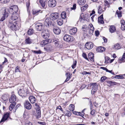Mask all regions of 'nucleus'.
Here are the masks:
<instances>
[{
	"mask_svg": "<svg viewBox=\"0 0 125 125\" xmlns=\"http://www.w3.org/2000/svg\"><path fill=\"white\" fill-rule=\"evenodd\" d=\"M55 0H49L48 2L49 6L51 7H54L55 6L56 3Z\"/></svg>",
	"mask_w": 125,
	"mask_h": 125,
	"instance_id": "1a4fd4ad",
	"label": "nucleus"
},
{
	"mask_svg": "<svg viewBox=\"0 0 125 125\" xmlns=\"http://www.w3.org/2000/svg\"><path fill=\"white\" fill-rule=\"evenodd\" d=\"M54 33L56 34H59L61 32L60 29L58 27H55L53 29Z\"/></svg>",
	"mask_w": 125,
	"mask_h": 125,
	"instance_id": "aec40b11",
	"label": "nucleus"
},
{
	"mask_svg": "<svg viewBox=\"0 0 125 125\" xmlns=\"http://www.w3.org/2000/svg\"><path fill=\"white\" fill-rule=\"evenodd\" d=\"M97 90H95L94 89H92L91 90V94H94L95 93H96Z\"/></svg>",
	"mask_w": 125,
	"mask_h": 125,
	"instance_id": "864d4df0",
	"label": "nucleus"
},
{
	"mask_svg": "<svg viewBox=\"0 0 125 125\" xmlns=\"http://www.w3.org/2000/svg\"><path fill=\"white\" fill-rule=\"evenodd\" d=\"M16 96L14 94H12L9 99V101L10 103H16Z\"/></svg>",
	"mask_w": 125,
	"mask_h": 125,
	"instance_id": "4468645a",
	"label": "nucleus"
},
{
	"mask_svg": "<svg viewBox=\"0 0 125 125\" xmlns=\"http://www.w3.org/2000/svg\"><path fill=\"white\" fill-rule=\"evenodd\" d=\"M105 63H108L109 62L108 61L110 60V59L109 57L108 56H106L105 57Z\"/></svg>",
	"mask_w": 125,
	"mask_h": 125,
	"instance_id": "49530a36",
	"label": "nucleus"
},
{
	"mask_svg": "<svg viewBox=\"0 0 125 125\" xmlns=\"http://www.w3.org/2000/svg\"><path fill=\"white\" fill-rule=\"evenodd\" d=\"M76 4H74L73 5V7L71 8V9L72 10H75L76 9Z\"/></svg>",
	"mask_w": 125,
	"mask_h": 125,
	"instance_id": "13d9d810",
	"label": "nucleus"
},
{
	"mask_svg": "<svg viewBox=\"0 0 125 125\" xmlns=\"http://www.w3.org/2000/svg\"><path fill=\"white\" fill-rule=\"evenodd\" d=\"M116 13L118 17H120L122 16L121 12V11L117 10L116 12Z\"/></svg>",
	"mask_w": 125,
	"mask_h": 125,
	"instance_id": "79ce46f5",
	"label": "nucleus"
},
{
	"mask_svg": "<svg viewBox=\"0 0 125 125\" xmlns=\"http://www.w3.org/2000/svg\"><path fill=\"white\" fill-rule=\"evenodd\" d=\"M51 40L50 39H48V40L46 39L43 41L41 42V43L43 46H44L47 44L51 43Z\"/></svg>",
	"mask_w": 125,
	"mask_h": 125,
	"instance_id": "f3484780",
	"label": "nucleus"
},
{
	"mask_svg": "<svg viewBox=\"0 0 125 125\" xmlns=\"http://www.w3.org/2000/svg\"><path fill=\"white\" fill-rule=\"evenodd\" d=\"M95 35L96 36H98L99 34V32L98 31H95Z\"/></svg>",
	"mask_w": 125,
	"mask_h": 125,
	"instance_id": "0e129e2a",
	"label": "nucleus"
},
{
	"mask_svg": "<svg viewBox=\"0 0 125 125\" xmlns=\"http://www.w3.org/2000/svg\"><path fill=\"white\" fill-rule=\"evenodd\" d=\"M64 40L67 42H71L74 40V38L72 36L67 34L65 35L64 37Z\"/></svg>",
	"mask_w": 125,
	"mask_h": 125,
	"instance_id": "20e7f679",
	"label": "nucleus"
},
{
	"mask_svg": "<svg viewBox=\"0 0 125 125\" xmlns=\"http://www.w3.org/2000/svg\"><path fill=\"white\" fill-rule=\"evenodd\" d=\"M86 1V0H78L77 2L80 5H84Z\"/></svg>",
	"mask_w": 125,
	"mask_h": 125,
	"instance_id": "c85d7f7f",
	"label": "nucleus"
},
{
	"mask_svg": "<svg viewBox=\"0 0 125 125\" xmlns=\"http://www.w3.org/2000/svg\"><path fill=\"white\" fill-rule=\"evenodd\" d=\"M90 109L91 110L92 109L93 104L91 100H90Z\"/></svg>",
	"mask_w": 125,
	"mask_h": 125,
	"instance_id": "4d7b16f0",
	"label": "nucleus"
},
{
	"mask_svg": "<svg viewBox=\"0 0 125 125\" xmlns=\"http://www.w3.org/2000/svg\"><path fill=\"white\" fill-rule=\"evenodd\" d=\"M79 115H80L83 118H84L83 117V115L84 114V113L82 112H79Z\"/></svg>",
	"mask_w": 125,
	"mask_h": 125,
	"instance_id": "603ef678",
	"label": "nucleus"
},
{
	"mask_svg": "<svg viewBox=\"0 0 125 125\" xmlns=\"http://www.w3.org/2000/svg\"><path fill=\"white\" fill-rule=\"evenodd\" d=\"M35 108L36 110L37 113V116L38 117H40L41 115L40 108L36 103L35 104Z\"/></svg>",
	"mask_w": 125,
	"mask_h": 125,
	"instance_id": "9b49d317",
	"label": "nucleus"
},
{
	"mask_svg": "<svg viewBox=\"0 0 125 125\" xmlns=\"http://www.w3.org/2000/svg\"><path fill=\"white\" fill-rule=\"evenodd\" d=\"M15 72H20V70L19 69V68L18 66L16 67L15 68Z\"/></svg>",
	"mask_w": 125,
	"mask_h": 125,
	"instance_id": "e2e57ef3",
	"label": "nucleus"
},
{
	"mask_svg": "<svg viewBox=\"0 0 125 125\" xmlns=\"http://www.w3.org/2000/svg\"><path fill=\"white\" fill-rule=\"evenodd\" d=\"M39 2L42 7L44 8H46L45 3V0H40Z\"/></svg>",
	"mask_w": 125,
	"mask_h": 125,
	"instance_id": "c756f323",
	"label": "nucleus"
},
{
	"mask_svg": "<svg viewBox=\"0 0 125 125\" xmlns=\"http://www.w3.org/2000/svg\"><path fill=\"white\" fill-rule=\"evenodd\" d=\"M116 27L114 25H111L109 28L110 32L111 33H114L115 31Z\"/></svg>",
	"mask_w": 125,
	"mask_h": 125,
	"instance_id": "393cba45",
	"label": "nucleus"
},
{
	"mask_svg": "<svg viewBox=\"0 0 125 125\" xmlns=\"http://www.w3.org/2000/svg\"><path fill=\"white\" fill-rule=\"evenodd\" d=\"M32 40L29 38H26L25 40V43L26 44H30L32 43Z\"/></svg>",
	"mask_w": 125,
	"mask_h": 125,
	"instance_id": "cd10ccee",
	"label": "nucleus"
},
{
	"mask_svg": "<svg viewBox=\"0 0 125 125\" xmlns=\"http://www.w3.org/2000/svg\"><path fill=\"white\" fill-rule=\"evenodd\" d=\"M35 28L38 31H41L44 28V26L41 23H37L35 25Z\"/></svg>",
	"mask_w": 125,
	"mask_h": 125,
	"instance_id": "6e6552de",
	"label": "nucleus"
},
{
	"mask_svg": "<svg viewBox=\"0 0 125 125\" xmlns=\"http://www.w3.org/2000/svg\"><path fill=\"white\" fill-rule=\"evenodd\" d=\"M73 113L75 115H79L78 114H79V113L77 111H73Z\"/></svg>",
	"mask_w": 125,
	"mask_h": 125,
	"instance_id": "69168bd1",
	"label": "nucleus"
},
{
	"mask_svg": "<svg viewBox=\"0 0 125 125\" xmlns=\"http://www.w3.org/2000/svg\"><path fill=\"white\" fill-rule=\"evenodd\" d=\"M42 35L44 39L48 38L49 36V33L48 30H44L42 33Z\"/></svg>",
	"mask_w": 125,
	"mask_h": 125,
	"instance_id": "0eeeda50",
	"label": "nucleus"
},
{
	"mask_svg": "<svg viewBox=\"0 0 125 125\" xmlns=\"http://www.w3.org/2000/svg\"><path fill=\"white\" fill-rule=\"evenodd\" d=\"M72 77V74H71L70 75L67 76V78L65 80V82H66L68 81Z\"/></svg>",
	"mask_w": 125,
	"mask_h": 125,
	"instance_id": "8fccbe9b",
	"label": "nucleus"
},
{
	"mask_svg": "<svg viewBox=\"0 0 125 125\" xmlns=\"http://www.w3.org/2000/svg\"><path fill=\"white\" fill-rule=\"evenodd\" d=\"M61 16L62 18L63 19H65L66 17V14L65 12H63L61 14Z\"/></svg>",
	"mask_w": 125,
	"mask_h": 125,
	"instance_id": "f704fd0d",
	"label": "nucleus"
},
{
	"mask_svg": "<svg viewBox=\"0 0 125 125\" xmlns=\"http://www.w3.org/2000/svg\"><path fill=\"white\" fill-rule=\"evenodd\" d=\"M121 24H125V22L124 20H121Z\"/></svg>",
	"mask_w": 125,
	"mask_h": 125,
	"instance_id": "338daca9",
	"label": "nucleus"
},
{
	"mask_svg": "<svg viewBox=\"0 0 125 125\" xmlns=\"http://www.w3.org/2000/svg\"><path fill=\"white\" fill-rule=\"evenodd\" d=\"M103 38L105 42H107V39H106L105 37H103Z\"/></svg>",
	"mask_w": 125,
	"mask_h": 125,
	"instance_id": "774afa93",
	"label": "nucleus"
},
{
	"mask_svg": "<svg viewBox=\"0 0 125 125\" xmlns=\"http://www.w3.org/2000/svg\"><path fill=\"white\" fill-rule=\"evenodd\" d=\"M18 10V8L17 5H14L10 7L9 9L10 13H17Z\"/></svg>",
	"mask_w": 125,
	"mask_h": 125,
	"instance_id": "7ed1b4c3",
	"label": "nucleus"
},
{
	"mask_svg": "<svg viewBox=\"0 0 125 125\" xmlns=\"http://www.w3.org/2000/svg\"><path fill=\"white\" fill-rule=\"evenodd\" d=\"M121 29L122 30L125 29V24H121Z\"/></svg>",
	"mask_w": 125,
	"mask_h": 125,
	"instance_id": "5fc2aeb1",
	"label": "nucleus"
},
{
	"mask_svg": "<svg viewBox=\"0 0 125 125\" xmlns=\"http://www.w3.org/2000/svg\"><path fill=\"white\" fill-rule=\"evenodd\" d=\"M18 23L12 22V23H10L9 22V26L10 29L13 31H16L18 30L20 27V25L18 24Z\"/></svg>",
	"mask_w": 125,
	"mask_h": 125,
	"instance_id": "f03ea898",
	"label": "nucleus"
},
{
	"mask_svg": "<svg viewBox=\"0 0 125 125\" xmlns=\"http://www.w3.org/2000/svg\"><path fill=\"white\" fill-rule=\"evenodd\" d=\"M29 99L30 102L32 104L34 103L36 101L35 98L33 96H31L29 97Z\"/></svg>",
	"mask_w": 125,
	"mask_h": 125,
	"instance_id": "b1692460",
	"label": "nucleus"
},
{
	"mask_svg": "<svg viewBox=\"0 0 125 125\" xmlns=\"http://www.w3.org/2000/svg\"><path fill=\"white\" fill-rule=\"evenodd\" d=\"M91 84V86H93L92 89H94L96 90H97L98 85L96 83H94Z\"/></svg>",
	"mask_w": 125,
	"mask_h": 125,
	"instance_id": "7c9ffc66",
	"label": "nucleus"
},
{
	"mask_svg": "<svg viewBox=\"0 0 125 125\" xmlns=\"http://www.w3.org/2000/svg\"><path fill=\"white\" fill-rule=\"evenodd\" d=\"M95 112V111L94 110H93L92 111H91L90 114L92 115H93L94 116L95 115L94 114Z\"/></svg>",
	"mask_w": 125,
	"mask_h": 125,
	"instance_id": "3c124183",
	"label": "nucleus"
},
{
	"mask_svg": "<svg viewBox=\"0 0 125 125\" xmlns=\"http://www.w3.org/2000/svg\"><path fill=\"white\" fill-rule=\"evenodd\" d=\"M52 41L54 43V44L57 47L58 46L60 43L59 40L58 39L56 38H54L53 39Z\"/></svg>",
	"mask_w": 125,
	"mask_h": 125,
	"instance_id": "4be33fe9",
	"label": "nucleus"
},
{
	"mask_svg": "<svg viewBox=\"0 0 125 125\" xmlns=\"http://www.w3.org/2000/svg\"><path fill=\"white\" fill-rule=\"evenodd\" d=\"M59 17V14L57 13H54L51 14L50 16V19L52 20H56Z\"/></svg>",
	"mask_w": 125,
	"mask_h": 125,
	"instance_id": "39448f33",
	"label": "nucleus"
},
{
	"mask_svg": "<svg viewBox=\"0 0 125 125\" xmlns=\"http://www.w3.org/2000/svg\"><path fill=\"white\" fill-rule=\"evenodd\" d=\"M9 0H0V2L1 3H6L9 2Z\"/></svg>",
	"mask_w": 125,
	"mask_h": 125,
	"instance_id": "a18cd8bd",
	"label": "nucleus"
},
{
	"mask_svg": "<svg viewBox=\"0 0 125 125\" xmlns=\"http://www.w3.org/2000/svg\"><path fill=\"white\" fill-rule=\"evenodd\" d=\"M88 28L89 29L90 34H92L93 33L94 30V28L93 25L92 24H89L88 26Z\"/></svg>",
	"mask_w": 125,
	"mask_h": 125,
	"instance_id": "a211bd4d",
	"label": "nucleus"
},
{
	"mask_svg": "<svg viewBox=\"0 0 125 125\" xmlns=\"http://www.w3.org/2000/svg\"><path fill=\"white\" fill-rule=\"evenodd\" d=\"M119 83H117L115 82H113L112 81V85H118L119 84Z\"/></svg>",
	"mask_w": 125,
	"mask_h": 125,
	"instance_id": "bf43d9fd",
	"label": "nucleus"
},
{
	"mask_svg": "<svg viewBox=\"0 0 125 125\" xmlns=\"http://www.w3.org/2000/svg\"><path fill=\"white\" fill-rule=\"evenodd\" d=\"M25 93L26 91H25L24 89H20L18 91V94L21 96H24Z\"/></svg>",
	"mask_w": 125,
	"mask_h": 125,
	"instance_id": "5701e85b",
	"label": "nucleus"
},
{
	"mask_svg": "<svg viewBox=\"0 0 125 125\" xmlns=\"http://www.w3.org/2000/svg\"><path fill=\"white\" fill-rule=\"evenodd\" d=\"M83 57L86 60L88 61V59L87 57L86 54L84 53H83L82 54Z\"/></svg>",
	"mask_w": 125,
	"mask_h": 125,
	"instance_id": "de8ad7c7",
	"label": "nucleus"
},
{
	"mask_svg": "<svg viewBox=\"0 0 125 125\" xmlns=\"http://www.w3.org/2000/svg\"><path fill=\"white\" fill-rule=\"evenodd\" d=\"M51 19L50 18H46L44 22L45 25L47 27H49L52 25V22L51 21Z\"/></svg>",
	"mask_w": 125,
	"mask_h": 125,
	"instance_id": "423d86ee",
	"label": "nucleus"
},
{
	"mask_svg": "<svg viewBox=\"0 0 125 125\" xmlns=\"http://www.w3.org/2000/svg\"><path fill=\"white\" fill-rule=\"evenodd\" d=\"M102 7L101 6H99L98 8V13L100 14L102 13Z\"/></svg>",
	"mask_w": 125,
	"mask_h": 125,
	"instance_id": "a19ab883",
	"label": "nucleus"
},
{
	"mask_svg": "<svg viewBox=\"0 0 125 125\" xmlns=\"http://www.w3.org/2000/svg\"><path fill=\"white\" fill-rule=\"evenodd\" d=\"M107 77L105 76H103L102 77L100 81L102 82H104V81L106 79Z\"/></svg>",
	"mask_w": 125,
	"mask_h": 125,
	"instance_id": "c03bdc74",
	"label": "nucleus"
},
{
	"mask_svg": "<svg viewBox=\"0 0 125 125\" xmlns=\"http://www.w3.org/2000/svg\"><path fill=\"white\" fill-rule=\"evenodd\" d=\"M77 63V61H75L74 62L73 64L72 65V67L73 69H74L76 67Z\"/></svg>",
	"mask_w": 125,
	"mask_h": 125,
	"instance_id": "37998d69",
	"label": "nucleus"
},
{
	"mask_svg": "<svg viewBox=\"0 0 125 125\" xmlns=\"http://www.w3.org/2000/svg\"><path fill=\"white\" fill-rule=\"evenodd\" d=\"M56 108L57 109H59L61 111H62V112L63 111V110H62V108L61 106L60 105H59L58 106V107H57Z\"/></svg>",
	"mask_w": 125,
	"mask_h": 125,
	"instance_id": "052dcab7",
	"label": "nucleus"
},
{
	"mask_svg": "<svg viewBox=\"0 0 125 125\" xmlns=\"http://www.w3.org/2000/svg\"><path fill=\"white\" fill-rule=\"evenodd\" d=\"M115 77L116 78L118 79H122L124 78V77L122 76V75H116L115 76Z\"/></svg>",
	"mask_w": 125,
	"mask_h": 125,
	"instance_id": "09e8293b",
	"label": "nucleus"
},
{
	"mask_svg": "<svg viewBox=\"0 0 125 125\" xmlns=\"http://www.w3.org/2000/svg\"><path fill=\"white\" fill-rule=\"evenodd\" d=\"M114 47L115 48V49L117 50L120 49L121 48V46L118 43H117L115 44L114 45Z\"/></svg>",
	"mask_w": 125,
	"mask_h": 125,
	"instance_id": "e433bc0d",
	"label": "nucleus"
},
{
	"mask_svg": "<svg viewBox=\"0 0 125 125\" xmlns=\"http://www.w3.org/2000/svg\"><path fill=\"white\" fill-rule=\"evenodd\" d=\"M125 53H124L123 55L122 58L121 59V61L125 59Z\"/></svg>",
	"mask_w": 125,
	"mask_h": 125,
	"instance_id": "680f3d73",
	"label": "nucleus"
},
{
	"mask_svg": "<svg viewBox=\"0 0 125 125\" xmlns=\"http://www.w3.org/2000/svg\"><path fill=\"white\" fill-rule=\"evenodd\" d=\"M85 46L87 49L90 50L93 47V44L91 42H87L85 44Z\"/></svg>",
	"mask_w": 125,
	"mask_h": 125,
	"instance_id": "f8f14e48",
	"label": "nucleus"
},
{
	"mask_svg": "<svg viewBox=\"0 0 125 125\" xmlns=\"http://www.w3.org/2000/svg\"><path fill=\"white\" fill-rule=\"evenodd\" d=\"M28 35H31L33 33V30L32 29H30L28 31Z\"/></svg>",
	"mask_w": 125,
	"mask_h": 125,
	"instance_id": "58836bf2",
	"label": "nucleus"
},
{
	"mask_svg": "<svg viewBox=\"0 0 125 125\" xmlns=\"http://www.w3.org/2000/svg\"><path fill=\"white\" fill-rule=\"evenodd\" d=\"M107 83L109 84V86L112 85V81H107Z\"/></svg>",
	"mask_w": 125,
	"mask_h": 125,
	"instance_id": "6e6d98bb",
	"label": "nucleus"
},
{
	"mask_svg": "<svg viewBox=\"0 0 125 125\" xmlns=\"http://www.w3.org/2000/svg\"><path fill=\"white\" fill-rule=\"evenodd\" d=\"M42 11H41L40 10H38L33 9L32 10V13L33 15H37L38 14L39 12H40V13H42Z\"/></svg>",
	"mask_w": 125,
	"mask_h": 125,
	"instance_id": "a878e982",
	"label": "nucleus"
},
{
	"mask_svg": "<svg viewBox=\"0 0 125 125\" xmlns=\"http://www.w3.org/2000/svg\"><path fill=\"white\" fill-rule=\"evenodd\" d=\"M88 7V5L87 4H85L84 6L82 7L81 8V10L82 11H84Z\"/></svg>",
	"mask_w": 125,
	"mask_h": 125,
	"instance_id": "c9c22d12",
	"label": "nucleus"
},
{
	"mask_svg": "<svg viewBox=\"0 0 125 125\" xmlns=\"http://www.w3.org/2000/svg\"><path fill=\"white\" fill-rule=\"evenodd\" d=\"M8 9H5L4 10V13L2 18L0 19V21H2L5 20L6 18H7L8 15Z\"/></svg>",
	"mask_w": 125,
	"mask_h": 125,
	"instance_id": "9d476101",
	"label": "nucleus"
},
{
	"mask_svg": "<svg viewBox=\"0 0 125 125\" xmlns=\"http://www.w3.org/2000/svg\"><path fill=\"white\" fill-rule=\"evenodd\" d=\"M74 105L73 104H71L69 106V110L71 111H73L74 109Z\"/></svg>",
	"mask_w": 125,
	"mask_h": 125,
	"instance_id": "ea45409f",
	"label": "nucleus"
},
{
	"mask_svg": "<svg viewBox=\"0 0 125 125\" xmlns=\"http://www.w3.org/2000/svg\"><path fill=\"white\" fill-rule=\"evenodd\" d=\"M98 21L99 23L101 24L104 23V22L103 20V14H102L100 16L98 17Z\"/></svg>",
	"mask_w": 125,
	"mask_h": 125,
	"instance_id": "bb28decb",
	"label": "nucleus"
},
{
	"mask_svg": "<svg viewBox=\"0 0 125 125\" xmlns=\"http://www.w3.org/2000/svg\"><path fill=\"white\" fill-rule=\"evenodd\" d=\"M9 106V109L10 111H11L14 108L16 104V103H11Z\"/></svg>",
	"mask_w": 125,
	"mask_h": 125,
	"instance_id": "2f4dec72",
	"label": "nucleus"
},
{
	"mask_svg": "<svg viewBox=\"0 0 125 125\" xmlns=\"http://www.w3.org/2000/svg\"><path fill=\"white\" fill-rule=\"evenodd\" d=\"M106 50V48L102 46L99 47L97 48L96 51L99 52H104Z\"/></svg>",
	"mask_w": 125,
	"mask_h": 125,
	"instance_id": "6ab92c4d",
	"label": "nucleus"
},
{
	"mask_svg": "<svg viewBox=\"0 0 125 125\" xmlns=\"http://www.w3.org/2000/svg\"><path fill=\"white\" fill-rule=\"evenodd\" d=\"M88 58L92 62H94V54L92 52H90L88 54Z\"/></svg>",
	"mask_w": 125,
	"mask_h": 125,
	"instance_id": "412c9836",
	"label": "nucleus"
},
{
	"mask_svg": "<svg viewBox=\"0 0 125 125\" xmlns=\"http://www.w3.org/2000/svg\"><path fill=\"white\" fill-rule=\"evenodd\" d=\"M57 23L58 25L61 26L63 24V21L62 19H59L57 21Z\"/></svg>",
	"mask_w": 125,
	"mask_h": 125,
	"instance_id": "72a5a7b5",
	"label": "nucleus"
},
{
	"mask_svg": "<svg viewBox=\"0 0 125 125\" xmlns=\"http://www.w3.org/2000/svg\"><path fill=\"white\" fill-rule=\"evenodd\" d=\"M9 114V113H7L5 114H4L2 118L0 121V122H3L6 120L8 118Z\"/></svg>",
	"mask_w": 125,
	"mask_h": 125,
	"instance_id": "2eb2a0df",
	"label": "nucleus"
},
{
	"mask_svg": "<svg viewBox=\"0 0 125 125\" xmlns=\"http://www.w3.org/2000/svg\"><path fill=\"white\" fill-rule=\"evenodd\" d=\"M77 32V29L75 27L71 29L69 31V33L71 35H74Z\"/></svg>",
	"mask_w": 125,
	"mask_h": 125,
	"instance_id": "dca6fc26",
	"label": "nucleus"
},
{
	"mask_svg": "<svg viewBox=\"0 0 125 125\" xmlns=\"http://www.w3.org/2000/svg\"><path fill=\"white\" fill-rule=\"evenodd\" d=\"M21 20L18 15L17 13H13L10 19L9 22L12 23V22L15 23L19 22Z\"/></svg>",
	"mask_w": 125,
	"mask_h": 125,
	"instance_id": "f257e3e1",
	"label": "nucleus"
},
{
	"mask_svg": "<svg viewBox=\"0 0 125 125\" xmlns=\"http://www.w3.org/2000/svg\"><path fill=\"white\" fill-rule=\"evenodd\" d=\"M8 97L7 94L3 95L1 96L2 99L4 101H6L8 99Z\"/></svg>",
	"mask_w": 125,
	"mask_h": 125,
	"instance_id": "473e14b6",
	"label": "nucleus"
},
{
	"mask_svg": "<svg viewBox=\"0 0 125 125\" xmlns=\"http://www.w3.org/2000/svg\"><path fill=\"white\" fill-rule=\"evenodd\" d=\"M66 113L65 114V115L66 116H67L69 117L71 116L72 113L71 112L68 110H66Z\"/></svg>",
	"mask_w": 125,
	"mask_h": 125,
	"instance_id": "4c0bfd02",
	"label": "nucleus"
},
{
	"mask_svg": "<svg viewBox=\"0 0 125 125\" xmlns=\"http://www.w3.org/2000/svg\"><path fill=\"white\" fill-rule=\"evenodd\" d=\"M24 106L26 109L28 110L31 109V104L29 102L27 101H25L24 103Z\"/></svg>",
	"mask_w": 125,
	"mask_h": 125,
	"instance_id": "ddd939ff",
	"label": "nucleus"
}]
</instances>
